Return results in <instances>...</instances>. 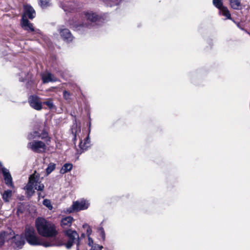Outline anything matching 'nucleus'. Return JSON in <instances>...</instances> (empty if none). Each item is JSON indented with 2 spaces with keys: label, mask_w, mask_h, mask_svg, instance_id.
Returning <instances> with one entry per match:
<instances>
[{
  "label": "nucleus",
  "mask_w": 250,
  "mask_h": 250,
  "mask_svg": "<svg viewBox=\"0 0 250 250\" xmlns=\"http://www.w3.org/2000/svg\"><path fill=\"white\" fill-rule=\"evenodd\" d=\"M35 227L38 233L43 237L52 238L48 242H54L62 245L56 237L58 234V230L56 225L51 221L43 217H38L35 220Z\"/></svg>",
  "instance_id": "nucleus-1"
},
{
  "label": "nucleus",
  "mask_w": 250,
  "mask_h": 250,
  "mask_svg": "<svg viewBox=\"0 0 250 250\" xmlns=\"http://www.w3.org/2000/svg\"><path fill=\"white\" fill-rule=\"evenodd\" d=\"M25 236L27 241L31 245H42L45 247L60 246L61 244L54 242H48L38 237L32 227H27L25 230Z\"/></svg>",
  "instance_id": "nucleus-2"
},
{
  "label": "nucleus",
  "mask_w": 250,
  "mask_h": 250,
  "mask_svg": "<svg viewBox=\"0 0 250 250\" xmlns=\"http://www.w3.org/2000/svg\"><path fill=\"white\" fill-rule=\"evenodd\" d=\"M39 175L35 171L33 174L30 175L29 178V181L27 185L25 187L28 194L31 193L32 194L34 191L33 189L39 190L42 191L44 189V186L43 184L39 182Z\"/></svg>",
  "instance_id": "nucleus-3"
},
{
  "label": "nucleus",
  "mask_w": 250,
  "mask_h": 250,
  "mask_svg": "<svg viewBox=\"0 0 250 250\" xmlns=\"http://www.w3.org/2000/svg\"><path fill=\"white\" fill-rule=\"evenodd\" d=\"M64 233L68 237V240L65 245L67 249H70L75 243H76L77 247L79 246L80 244L79 236L76 231L66 229L64 231Z\"/></svg>",
  "instance_id": "nucleus-4"
},
{
  "label": "nucleus",
  "mask_w": 250,
  "mask_h": 250,
  "mask_svg": "<svg viewBox=\"0 0 250 250\" xmlns=\"http://www.w3.org/2000/svg\"><path fill=\"white\" fill-rule=\"evenodd\" d=\"M27 147L37 153H41L46 150V145L41 141H33L28 143Z\"/></svg>",
  "instance_id": "nucleus-5"
},
{
  "label": "nucleus",
  "mask_w": 250,
  "mask_h": 250,
  "mask_svg": "<svg viewBox=\"0 0 250 250\" xmlns=\"http://www.w3.org/2000/svg\"><path fill=\"white\" fill-rule=\"evenodd\" d=\"M89 206V204L85 200H81L80 201H76L73 203L72 205V208L68 210L69 212H71L74 211H79L86 209Z\"/></svg>",
  "instance_id": "nucleus-6"
},
{
  "label": "nucleus",
  "mask_w": 250,
  "mask_h": 250,
  "mask_svg": "<svg viewBox=\"0 0 250 250\" xmlns=\"http://www.w3.org/2000/svg\"><path fill=\"white\" fill-rule=\"evenodd\" d=\"M213 4L218 8L222 15L226 17L228 19H230V14L228 9L223 6L222 0H213Z\"/></svg>",
  "instance_id": "nucleus-7"
},
{
  "label": "nucleus",
  "mask_w": 250,
  "mask_h": 250,
  "mask_svg": "<svg viewBox=\"0 0 250 250\" xmlns=\"http://www.w3.org/2000/svg\"><path fill=\"white\" fill-rule=\"evenodd\" d=\"M28 100L30 106L34 109L37 110H40L42 109V103L38 96L35 95L31 96Z\"/></svg>",
  "instance_id": "nucleus-8"
},
{
  "label": "nucleus",
  "mask_w": 250,
  "mask_h": 250,
  "mask_svg": "<svg viewBox=\"0 0 250 250\" xmlns=\"http://www.w3.org/2000/svg\"><path fill=\"white\" fill-rule=\"evenodd\" d=\"M13 247L21 249L24 244V238L21 235H16L11 240Z\"/></svg>",
  "instance_id": "nucleus-9"
},
{
  "label": "nucleus",
  "mask_w": 250,
  "mask_h": 250,
  "mask_svg": "<svg viewBox=\"0 0 250 250\" xmlns=\"http://www.w3.org/2000/svg\"><path fill=\"white\" fill-rule=\"evenodd\" d=\"M61 6L65 12H71L75 8V4L71 1L68 0H63L61 1Z\"/></svg>",
  "instance_id": "nucleus-10"
},
{
  "label": "nucleus",
  "mask_w": 250,
  "mask_h": 250,
  "mask_svg": "<svg viewBox=\"0 0 250 250\" xmlns=\"http://www.w3.org/2000/svg\"><path fill=\"white\" fill-rule=\"evenodd\" d=\"M85 18L91 22L94 23L99 22L101 20V17L96 13L92 11H87L84 12Z\"/></svg>",
  "instance_id": "nucleus-11"
},
{
  "label": "nucleus",
  "mask_w": 250,
  "mask_h": 250,
  "mask_svg": "<svg viewBox=\"0 0 250 250\" xmlns=\"http://www.w3.org/2000/svg\"><path fill=\"white\" fill-rule=\"evenodd\" d=\"M60 33L64 41L70 42L72 41L73 37L68 29H61L60 30Z\"/></svg>",
  "instance_id": "nucleus-12"
},
{
  "label": "nucleus",
  "mask_w": 250,
  "mask_h": 250,
  "mask_svg": "<svg viewBox=\"0 0 250 250\" xmlns=\"http://www.w3.org/2000/svg\"><path fill=\"white\" fill-rule=\"evenodd\" d=\"M42 80L43 83L54 82L57 81V78L50 72H47L42 75Z\"/></svg>",
  "instance_id": "nucleus-13"
},
{
  "label": "nucleus",
  "mask_w": 250,
  "mask_h": 250,
  "mask_svg": "<svg viewBox=\"0 0 250 250\" xmlns=\"http://www.w3.org/2000/svg\"><path fill=\"white\" fill-rule=\"evenodd\" d=\"M24 16H23L24 17L27 16L29 19H32L35 16V11L30 5H25L24 6Z\"/></svg>",
  "instance_id": "nucleus-14"
},
{
  "label": "nucleus",
  "mask_w": 250,
  "mask_h": 250,
  "mask_svg": "<svg viewBox=\"0 0 250 250\" xmlns=\"http://www.w3.org/2000/svg\"><path fill=\"white\" fill-rule=\"evenodd\" d=\"M73 221V218L71 216L64 217L61 220V226L64 229H67L71 226Z\"/></svg>",
  "instance_id": "nucleus-15"
},
{
  "label": "nucleus",
  "mask_w": 250,
  "mask_h": 250,
  "mask_svg": "<svg viewBox=\"0 0 250 250\" xmlns=\"http://www.w3.org/2000/svg\"><path fill=\"white\" fill-rule=\"evenodd\" d=\"M2 172L4 176L5 184L8 186H12V178L9 170L5 168H2Z\"/></svg>",
  "instance_id": "nucleus-16"
},
{
  "label": "nucleus",
  "mask_w": 250,
  "mask_h": 250,
  "mask_svg": "<svg viewBox=\"0 0 250 250\" xmlns=\"http://www.w3.org/2000/svg\"><path fill=\"white\" fill-rule=\"evenodd\" d=\"M47 136V133L44 132L42 135H40V133L38 131H33L31 132L29 134H28L27 138L28 140H32L36 138H41L42 139H44Z\"/></svg>",
  "instance_id": "nucleus-17"
},
{
  "label": "nucleus",
  "mask_w": 250,
  "mask_h": 250,
  "mask_svg": "<svg viewBox=\"0 0 250 250\" xmlns=\"http://www.w3.org/2000/svg\"><path fill=\"white\" fill-rule=\"evenodd\" d=\"M21 24L23 27L26 30H30L31 31H33L34 29L33 28V25L31 23L29 22V21L26 19L22 17Z\"/></svg>",
  "instance_id": "nucleus-18"
},
{
  "label": "nucleus",
  "mask_w": 250,
  "mask_h": 250,
  "mask_svg": "<svg viewBox=\"0 0 250 250\" xmlns=\"http://www.w3.org/2000/svg\"><path fill=\"white\" fill-rule=\"evenodd\" d=\"M230 7L235 10H241L242 5L240 0H229Z\"/></svg>",
  "instance_id": "nucleus-19"
},
{
  "label": "nucleus",
  "mask_w": 250,
  "mask_h": 250,
  "mask_svg": "<svg viewBox=\"0 0 250 250\" xmlns=\"http://www.w3.org/2000/svg\"><path fill=\"white\" fill-rule=\"evenodd\" d=\"M90 140L89 136H88L85 139H84V142L81 141L79 144V147L83 151L85 150L89 146Z\"/></svg>",
  "instance_id": "nucleus-20"
},
{
  "label": "nucleus",
  "mask_w": 250,
  "mask_h": 250,
  "mask_svg": "<svg viewBox=\"0 0 250 250\" xmlns=\"http://www.w3.org/2000/svg\"><path fill=\"white\" fill-rule=\"evenodd\" d=\"M73 167V165L70 163L65 164L60 170V173L62 174L65 173L70 171Z\"/></svg>",
  "instance_id": "nucleus-21"
},
{
  "label": "nucleus",
  "mask_w": 250,
  "mask_h": 250,
  "mask_svg": "<svg viewBox=\"0 0 250 250\" xmlns=\"http://www.w3.org/2000/svg\"><path fill=\"white\" fill-rule=\"evenodd\" d=\"M12 195V191L11 190H5L2 194V199L5 202L9 201V199Z\"/></svg>",
  "instance_id": "nucleus-22"
},
{
  "label": "nucleus",
  "mask_w": 250,
  "mask_h": 250,
  "mask_svg": "<svg viewBox=\"0 0 250 250\" xmlns=\"http://www.w3.org/2000/svg\"><path fill=\"white\" fill-rule=\"evenodd\" d=\"M39 3L42 8H46L50 5L49 0H39Z\"/></svg>",
  "instance_id": "nucleus-23"
},
{
  "label": "nucleus",
  "mask_w": 250,
  "mask_h": 250,
  "mask_svg": "<svg viewBox=\"0 0 250 250\" xmlns=\"http://www.w3.org/2000/svg\"><path fill=\"white\" fill-rule=\"evenodd\" d=\"M55 168V165L53 163H50L48 167H47L46 171L47 174L48 175L50 174L52 171H53Z\"/></svg>",
  "instance_id": "nucleus-24"
},
{
  "label": "nucleus",
  "mask_w": 250,
  "mask_h": 250,
  "mask_svg": "<svg viewBox=\"0 0 250 250\" xmlns=\"http://www.w3.org/2000/svg\"><path fill=\"white\" fill-rule=\"evenodd\" d=\"M43 204L45 207L48 208L49 209L51 210V209H52V206L51 205V202H50V201L49 200H48V199H44L43 200Z\"/></svg>",
  "instance_id": "nucleus-25"
},
{
  "label": "nucleus",
  "mask_w": 250,
  "mask_h": 250,
  "mask_svg": "<svg viewBox=\"0 0 250 250\" xmlns=\"http://www.w3.org/2000/svg\"><path fill=\"white\" fill-rule=\"evenodd\" d=\"M86 27L87 26V25L86 24H80V25H78L77 23H75L73 25V27L74 28L75 30H80L81 27Z\"/></svg>",
  "instance_id": "nucleus-26"
},
{
  "label": "nucleus",
  "mask_w": 250,
  "mask_h": 250,
  "mask_svg": "<svg viewBox=\"0 0 250 250\" xmlns=\"http://www.w3.org/2000/svg\"><path fill=\"white\" fill-rule=\"evenodd\" d=\"M5 233V232H1L0 234V246H1L4 242Z\"/></svg>",
  "instance_id": "nucleus-27"
},
{
  "label": "nucleus",
  "mask_w": 250,
  "mask_h": 250,
  "mask_svg": "<svg viewBox=\"0 0 250 250\" xmlns=\"http://www.w3.org/2000/svg\"><path fill=\"white\" fill-rule=\"evenodd\" d=\"M44 104L47 105L49 108H51L53 107V102L51 100H49L46 102H44Z\"/></svg>",
  "instance_id": "nucleus-28"
},
{
  "label": "nucleus",
  "mask_w": 250,
  "mask_h": 250,
  "mask_svg": "<svg viewBox=\"0 0 250 250\" xmlns=\"http://www.w3.org/2000/svg\"><path fill=\"white\" fill-rule=\"evenodd\" d=\"M83 227L87 228L86 231H87V233L88 235V237L90 236V235L91 234V233L92 232V230H91V228H90V227L89 226H88L87 224H84L83 225Z\"/></svg>",
  "instance_id": "nucleus-29"
},
{
  "label": "nucleus",
  "mask_w": 250,
  "mask_h": 250,
  "mask_svg": "<svg viewBox=\"0 0 250 250\" xmlns=\"http://www.w3.org/2000/svg\"><path fill=\"white\" fill-rule=\"evenodd\" d=\"M103 248L102 246H100L99 245H95V246H91V248L90 250H102Z\"/></svg>",
  "instance_id": "nucleus-30"
},
{
  "label": "nucleus",
  "mask_w": 250,
  "mask_h": 250,
  "mask_svg": "<svg viewBox=\"0 0 250 250\" xmlns=\"http://www.w3.org/2000/svg\"><path fill=\"white\" fill-rule=\"evenodd\" d=\"M99 231H100V236H101L102 239L103 240H104V239H105V233H104V229L103 228H100V229H99Z\"/></svg>",
  "instance_id": "nucleus-31"
},
{
  "label": "nucleus",
  "mask_w": 250,
  "mask_h": 250,
  "mask_svg": "<svg viewBox=\"0 0 250 250\" xmlns=\"http://www.w3.org/2000/svg\"><path fill=\"white\" fill-rule=\"evenodd\" d=\"M63 97L66 100L70 99V93L67 91H63Z\"/></svg>",
  "instance_id": "nucleus-32"
},
{
  "label": "nucleus",
  "mask_w": 250,
  "mask_h": 250,
  "mask_svg": "<svg viewBox=\"0 0 250 250\" xmlns=\"http://www.w3.org/2000/svg\"><path fill=\"white\" fill-rule=\"evenodd\" d=\"M88 237V245L90 246H92V245L93 244V241L92 239L90 236H89Z\"/></svg>",
  "instance_id": "nucleus-33"
},
{
  "label": "nucleus",
  "mask_w": 250,
  "mask_h": 250,
  "mask_svg": "<svg viewBox=\"0 0 250 250\" xmlns=\"http://www.w3.org/2000/svg\"><path fill=\"white\" fill-rule=\"evenodd\" d=\"M2 167V166L1 164L0 163V170L1 169L2 170V168H3Z\"/></svg>",
  "instance_id": "nucleus-34"
},
{
  "label": "nucleus",
  "mask_w": 250,
  "mask_h": 250,
  "mask_svg": "<svg viewBox=\"0 0 250 250\" xmlns=\"http://www.w3.org/2000/svg\"><path fill=\"white\" fill-rule=\"evenodd\" d=\"M39 197L42 196V198H43V196H42V195H41V194L40 193H39Z\"/></svg>",
  "instance_id": "nucleus-35"
},
{
  "label": "nucleus",
  "mask_w": 250,
  "mask_h": 250,
  "mask_svg": "<svg viewBox=\"0 0 250 250\" xmlns=\"http://www.w3.org/2000/svg\"><path fill=\"white\" fill-rule=\"evenodd\" d=\"M76 133L74 134V137L75 138H76Z\"/></svg>",
  "instance_id": "nucleus-36"
},
{
  "label": "nucleus",
  "mask_w": 250,
  "mask_h": 250,
  "mask_svg": "<svg viewBox=\"0 0 250 250\" xmlns=\"http://www.w3.org/2000/svg\"><path fill=\"white\" fill-rule=\"evenodd\" d=\"M77 250H79V249L78 248L77 249Z\"/></svg>",
  "instance_id": "nucleus-37"
}]
</instances>
